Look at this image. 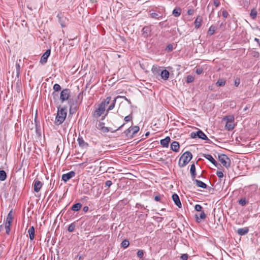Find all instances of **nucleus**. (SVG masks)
Wrapping results in <instances>:
<instances>
[{"instance_id": "052dcab7", "label": "nucleus", "mask_w": 260, "mask_h": 260, "mask_svg": "<svg viewBox=\"0 0 260 260\" xmlns=\"http://www.w3.org/2000/svg\"><path fill=\"white\" fill-rule=\"evenodd\" d=\"M213 3L216 7H218L220 5V2L219 0H214Z\"/></svg>"}, {"instance_id": "3c124183", "label": "nucleus", "mask_w": 260, "mask_h": 260, "mask_svg": "<svg viewBox=\"0 0 260 260\" xmlns=\"http://www.w3.org/2000/svg\"><path fill=\"white\" fill-rule=\"evenodd\" d=\"M132 115H128L124 117V120L126 122H128L132 120Z\"/></svg>"}, {"instance_id": "864d4df0", "label": "nucleus", "mask_w": 260, "mask_h": 260, "mask_svg": "<svg viewBox=\"0 0 260 260\" xmlns=\"http://www.w3.org/2000/svg\"><path fill=\"white\" fill-rule=\"evenodd\" d=\"M203 72V69L202 68H198L196 69V73L198 74V75H200Z\"/></svg>"}, {"instance_id": "6ab92c4d", "label": "nucleus", "mask_w": 260, "mask_h": 260, "mask_svg": "<svg viewBox=\"0 0 260 260\" xmlns=\"http://www.w3.org/2000/svg\"><path fill=\"white\" fill-rule=\"evenodd\" d=\"M160 75L162 79L167 80L169 77L170 73L168 70L165 69L161 71Z\"/></svg>"}, {"instance_id": "cd10ccee", "label": "nucleus", "mask_w": 260, "mask_h": 260, "mask_svg": "<svg viewBox=\"0 0 260 260\" xmlns=\"http://www.w3.org/2000/svg\"><path fill=\"white\" fill-rule=\"evenodd\" d=\"M13 219V216L12 214V211L11 210L8 213L6 220V223L12 224Z\"/></svg>"}, {"instance_id": "a211bd4d", "label": "nucleus", "mask_w": 260, "mask_h": 260, "mask_svg": "<svg viewBox=\"0 0 260 260\" xmlns=\"http://www.w3.org/2000/svg\"><path fill=\"white\" fill-rule=\"evenodd\" d=\"M179 148V144L177 141H173L171 144V149L174 152H178Z\"/></svg>"}, {"instance_id": "69168bd1", "label": "nucleus", "mask_w": 260, "mask_h": 260, "mask_svg": "<svg viewBox=\"0 0 260 260\" xmlns=\"http://www.w3.org/2000/svg\"><path fill=\"white\" fill-rule=\"evenodd\" d=\"M88 209H89V208L88 206H84L83 208V211L84 212V213H86L88 211Z\"/></svg>"}, {"instance_id": "4c0bfd02", "label": "nucleus", "mask_w": 260, "mask_h": 260, "mask_svg": "<svg viewBox=\"0 0 260 260\" xmlns=\"http://www.w3.org/2000/svg\"><path fill=\"white\" fill-rule=\"evenodd\" d=\"M248 200H246L245 198H241L238 201L239 204L241 205L242 206H245L246 204H248Z\"/></svg>"}, {"instance_id": "6e6d98bb", "label": "nucleus", "mask_w": 260, "mask_h": 260, "mask_svg": "<svg viewBox=\"0 0 260 260\" xmlns=\"http://www.w3.org/2000/svg\"><path fill=\"white\" fill-rule=\"evenodd\" d=\"M216 175L219 178H222L223 176V173L220 171H217Z\"/></svg>"}, {"instance_id": "a878e982", "label": "nucleus", "mask_w": 260, "mask_h": 260, "mask_svg": "<svg viewBox=\"0 0 260 260\" xmlns=\"http://www.w3.org/2000/svg\"><path fill=\"white\" fill-rule=\"evenodd\" d=\"M21 61V59H19L16 61V77L19 78L20 74V66L19 62Z\"/></svg>"}, {"instance_id": "774afa93", "label": "nucleus", "mask_w": 260, "mask_h": 260, "mask_svg": "<svg viewBox=\"0 0 260 260\" xmlns=\"http://www.w3.org/2000/svg\"><path fill=\"white\" fill-rule=\"evenodd\" d=\"M116 98L118 99V98H123V99H124L125 101H127L128 100V99H127L125 96H120V95H118L117 96Z\"/></svg>"}, {"instance_id": "8fccbe9b", "label": "nucleus", "mask_w": 260, "mask_h": 260, "mask_svg": "<svg viewBox=\"0 0 260 260\" xmlns=\"http://www.w3.org/2000/svg\"><path fill=\"white\" fill-rule=\"evenodd\" d=\"M203 209V207L199 204H197L194 207V209L196 211L198 212H200L202 211V209Z\"/></svg>"}, {"instance_id": "9b49d317", "label": "nucleus", "mask_w": 260, "mask_h": 260, "mask_svg": "<svg viewBox=\"0 0 260 260\" xmlns=\"http://www.w3.org/2000/svg\"><path fill=\"white\" fill-rule=\"evenodd\" d=\"M51 50L50 49H48L46 51V52L43 54L42 56L41 59H40V62L42 64H44L47 62V58L50 55Z\"/></svg>"}, {"instance_id": "58836bf2", "label": "nucleus", "mask_w": 260, "mask_h": 260, "mask_svg": "<svg viewBox=\"0 0 260 260\" xmlns=\"http://www.w3.org/2000/svg\"><path fill=\"white\" fill-rule=\"evenodd\" d=\"M235 125L233 123L226 122L225 127L229 131H232L234 128Z\"/></svg>"}, {"instance_id": "49530a36", "label": "nucleus", "mask_w": 260, "mask_h": 260, "mask_svg": "<svg viewBox=\"0 0 260 260\" xmlns=\"http://www.w3.org/2000/svg\"><path fill=\"white\" fill-rule=\"evenodd\" d=\"M194 77L191 75H188L186 78V82L187 83H190L194 81Z\"/></svg>"}, {"instance_id": "7ed1b4c3", "label": "nucleus", "mask_w": 260, "mask_h": 260, "mask_svg": "<svg viewBox=\"0 0 260 260\" xmlns=\"http://www.w3.org/2000/svg\"><path fill=\"white\" fill-rule=\"evenodd\" d=\"M190 136L192 139L198 137L202 140L208 141L210 144L212 143V141L208 138L207 136L200 129H199L197 132H192Z\"/></svg>"}, {"instance_id": "de8ad7c7", "label": "nucleus", "mask_w": 260, "mask_h": 260, "mask_svg": "<svg viewBox=\"0 0 260 260\" xmlns=\"http://www.w3.org/2000/svg\"><path fill=\"white\" fill-rule=\"evenodd\" d=\"M100 130L104 133H108L110 131L109 128L105 126L100 127Z\"/></svg>"}, {"instance_id": "a19ab883", "label": "nucleus", "mask_w": 260, "mask_h": 260, "mask_svg": "<svg viewBox=\"0 0 260 260\" xmlns=\"http://www.w3.org/2000/svg\"><path fill=\"white\" fill-rule=\"evenodd\" d=\"M75 227H76L75 223L73 222L69 225L68 228V231L69 232H73L75 230Z\"/></svg>"}, {"instance_id": "9d476101", "label": "nucleus", "mask_w": 260, "mask_h": 260, "mask_svg": "<svg viewBox=\"0 0 260 260\" xmlns=\"http://www.w3.org/2000/svg\"><path fill=\"white\" fill-rule=\"evenodd\" d=\"M43 183L41 181L35 179L34 181V189L36 192L40 191L41 187H42Z\"/></svg>"}, {"instance_id": "09e8293b", "label": "nucleus", "mask_w": 260, "mask_h": 260, "mask_svg": "<svg viewBox=\"0 0 260 260\" xmlns=\"http://www.w3.org/2000/svg\"><path fill=\"white\" fill-rule=\"evenodd\" d=\"M173 49V45L171 44H168L166 48V50L169 52L172 51Z\"/></svg>"}, {"instance_id": "338daca9", "label": "nucleus", "mask_w": 260, "mask_h": 260, "mask_svg": "<svg viewBox=\"0 0 260 260\" xmlns=\"http://www.w3.org/2000/svg\"><path fill=\"white\" fill-rule=\"evenodd\" d=\"M116 98L118 99V98H123V99H124L125 101H127L128 100V99H127L125 96H120V95H118L117 96Z\"/></svg>"}, {"instance_id": "0e129e2a", "label": "nucleus", "mask_w": 260, "mask_h": 260, "mask_svg": "<svg viewBox=\"0 0 260 260\" xmlns=\"http://www.w3.org/2000/svg\"><path fill=\"white\" fill-rule=\"evenodd\" d=\"M104 124L105 123L104 122H100L99 124H98V126H97V128L100 129V128L102 127V126H104Z\"/></svg>"}, {"instance_id": "79ce46f5", "label": "nucleus", "mask_w": 260, "mask_h": 260, "mask_svg": "<svg viewBox=\"0 0 260 260\" xmlns=\"http://www.w3.org/2000/svg\"><path fill=\"white\" fill-rule=\"evenodd\" d=\"M11 224L7 223L5 222V229H6V233L7 235H9L11 231Z\"/></svg>"}, {"instance_id": "bb28decb", "label": "nucleus", "mask_w": 260, "mask_h": 260, "mask_svg": "<svg viewBox=\"0 0 260 260\" xmlns=\"http://www.w3.org/2000/svg\"><path fill=\"white\" fill-rule=\"evenodd\" d=\"M151 71L154 75H160L161 72L160 68L153 66L152 68Z\"/></svg>"}, {"instance_id": "393cba45", "label": "nucleus", "mask_w": 260, "mask_h": 260, "mask_svg": "<svg viewBox=\"0 0 260 260\" xmlns=\"http://www.w3.org/2000/svg\"><path fill=\"white\" fill-rule=\"evenodd\" d=\"M190 174L192 180H194L196 176V167L194 164H192L190 166Z\"/></svg>"}, {"instance_id": "72a5a7b5", "label": "nucleus", "mask_w": 260, "mask_h": 260, "mask_svg": "<svg viewBox=\"0 0 260 260\" xmlns=\"http://www.w3.org/2000/svg\"><path fill=\"white\" fill-rule=\"evenodd\" d=\"M7 178V174L4 170H0V180L4 181Z\"/></svg>"}, {"instance_id": "473e14b6", "label": "nucleus", "mask_w": 260, "mask_h": 260, "mask_svg": "<svg viewBox=\"0 0 260 260\" xmlns=\"http://www.w3.org/2000/svg\"><path fill=\"white\" fill-rule=\"evenodd\" d=\"M125 135V137H127V138H133L134 137L129 127L128 128H127V129H126L124 133H123Z\"/></svg>"}, {"instance_id": "f257e3e1", "label": "nucleus", "mask_w": 260, "mask_h": 260, "mask_svg": "<svg viewBox=\"0 0 260 260\" xmlns=\"http://www.w3.org/2000/svg\"><path fill=\"white\" fill-rule=\"evenodd\" d=\"M67 114V110L66 108H58L54 123L57 125H59L62 123L66 118Z\"/></svg>"}, {"instance_id": "e2e57ef3", "label": "nucleus", "mask_w": 260, "mask_h": 260, "mask_svg": "<svg viewBox=\"0 0 260 260\" xmlns=\"http://www.w3.org/2000/svg\"><path fill=\"white\" fill-rule=\"evenodd\" d=\"M154 200L155 201H157V202H158V201H160V196H155L154 197Z\"/></svg>"}, {"instance_id": "c756f323", "label": "nucleus", "mask_w": 260, "mask_h": 260, "mask_svg": "<svg viewBox=\"0 0 260 260\" xmlns=\"http://www.w3.org/2000/svg\"><path fill=\"white\" fill-rule=\"evenodd\" d=\"M160 13H158L153 12L150 14V16L152 18H154V19H155L157 20H159L162 18V15H160Z\"/></svg>"}, {"instance_id": "0eeeda50", "label": "nucleus", "mask_w": 260, "mask_h": 260, "mask_svg": "<svg viewBox=\"0 0 260 260\" xmlns=\"http://www.w3.org/2000/svg\"><path fill=\"white\" fill-rule=\"evenodd\" d=\"M105 111V108L101 105H99V108L96 109L92 113V116L94 118L100 117Z\"/></svg>"}, {"instance_id": "c03bdc74", "label": "nucleus", "mask_w": 260, "mask_h": 260, "mask_svg": "<svg viewBox=\"0 0 260 260\" xmlns=\"http://www.w3.org/2000/svg\"><path fill=\"white\" fill-rule=\"evenodd\" d=\"M250 16L252 19H255L257 16V11L254 9L251 10Z\"/></svg>"}, {"instance_id": "bf43d9fd", "label": "nucleus", "mask_w": 260, "mask_h": 260, "mask_svg": "<svg viewBox=\"0 0 260 260\" xmlns=\"http://www.w3.org/2000/svg\"><path fill=\"white\" fill-rule=\"evenodd\" d=\"M112 184L111 180H108L105 182V186L109 187Z\"/></svg>"}, {"instance_id": "2eb2a0df", "label": "nucleus", "mask_w": 260, "mask_h": 260, "mask_svg": "<svg viewBox=\"0 0 260 260\" xmlns=\"http://www.w3.org/2000/svg\"><path fill=\"white\" fill-rule=\"evenodd\" d=\"M205 158L210 161L213 165L217 167L219 164L210 154H204L203 155Z\"/></svg>"}, {"instance_id": "ddd939ff", "label": "nucleus", "mask_w": 260, "mask_h": 260, "mask_svg": "<svg viewBox=\"0 0 260 260\" xmlns=\"http://www.w3.org/2000/svg\"><path fill=\"white\" fill-rule=\"evenodd\" d=\"M172 200L174 201L175 205L179 208H181L182 206L181 203L179 199V196L176 193H174L172 195Z\"/></svg>"}, {"instance_id": "f8f14e48", "label": "nucleus", "mask_w": 260, "mask_h": 260, "mask_svg": "<svg viewBox=\"0 0 260 260\" xmlns=\"http://www.w3.org/2000/svg\"><path fill=\"white\" fill-rule=\"evenodd\" d=\"M57 17L58 19V21L59 23L60 24L62 27H64L66 26V18L65 17H63L62 14L61 13H59Z\"/></svg>"}, {"instance_id": "6e6552de", "label": "nucleus", "mask_w": 260, "mask_h": 260, "mask_svg": "<svg viewBox=\"0 0 260 260\" xmlns=\"http://www.w3.org/2000/svg\"><path fill=\"white\" fill-rule=\"evenodd\" d=\"M152 29L149 26H144L142 30V34L143 37L147 38L151 36Z\"/></svg>"}, {"instance_id": "5fc2aeb1", "label": "nucleus", "mask_w": 260, "mask_h": 260, "mask_svg": "<svg viewBox=\"0 0 260 260\" xmlns=\"http://www.w3.org/2000/svg\"><path fill=\"white\" fill-rule=\"evenodd\" d=\"M188 255L187 254H182L180 258L181 260H187L188 259Z\"/></svg>"}, {"instance_id": "b1692460", "label": "nucleus", "mask_w": 260, "mask_h": 260, "mask_svg": "<svg viewBox=\"0 0 260 260\" xmlns=\"http://www.w3.org/2000/svg\"><path fill=\"white\" fill-rule=\"evenodd\" d=\"M202 22V17L200 16H198L197 18L194 21V25H195V28H199L201 25V23Z\"/></svg>"}, {"instance_id": "680f3d73", "label": "nucleus", "mask_w": 260, "mask_h": 260, "mask_svg": "<svg viewBox=\"0 0 260 260\" xmlns=\"http://www.w3.org/2000/svg\"><path fill=\"white\" fill-rule=\"evenodd\" d=\"M187 14L188 15H192L194 13V10L193 9H189L188 11H187Z\"/></svg>"}, {"instance_id": "f3484780", "label": "nucleus", "mask_w": 260, "mask_h": 260, "mask_svg": "<svg viewBox=\"0 0 260 260\" xmlns=\"http://www.w3.org/2000/svg\"><path fill=\"white\" fill-rule=\"evenodd\" d=\"M53 89H54V91L52 92V95L54 99H55V97L58 96V93L56 92L60 91L61 90V87L58 84L56 83L53 85Z\"/></svg>"}, {"instance_id": "20e7f679", "label": "nucleus", "mask_w": 260, "mask_h": 260, "mask_svg": "<svg viewBox=\"0 0 260 260\" xmlns=\"http://www.w3.org/2000/svg\"><path fill=\"white\" fill-rule=\"evenodd\" d=\"M218 160L226 168H228L230 167L231 160L226 155L223 154L219 155Z\"/></svg>"}, {"instance_id": "603ef678", "label": "nucleus", "mask_w": 260, "mask_h": 260, "mask_svg": "<svg viewBox=\"0 0 260 260\" xmlns=\"http://www.w3.org/2000/svg\"><path fill=\"white\" fill-rule=\"evenodd\" d=\"M143 255H144L143 251L142 250H139L137 252V256L139 258H142V257H143Z\"/></svg>"}, {"instance_id": "4468645a", "label": "nucleus", "mask_w": 260, "mask_h": 260, "mask_svg": "<svg viewBox=\"0 0 260 260\" xmlns=\"http://www.w3.org/2000/svg\"><path fill=\"white\" fill-rule=\"evenodd\" d=\"M77 141L79 144V146L81 148H86L88 146V144L84 141L83 138L79 136L78 138Z\"/></svg>"}, {"instance_id": "dca6fc26", "label": "nucleus", "mask_w": 260, "mask_h": 260, "mask_svg": "<svg viewBox=\"0 0 260 260\" xmlns=\"http://www.w3.org/2000/svg\"><path fill=\"white\" fill-rule=\"evenodd\" d=\"M249 232L248 227L238 229L237 231V233L240 236H244L247 234Z\"/></svg>"}, {"instance_id": "a18cd8bd", "label": "nucleus", "mask_w": 260, "mask_h": 260, "mask_svg": "<svg viewBox=\"0 0 260 260\" xmlns=\"http://www.w3.org/2000/svg\"><path fill=\"white\" fill-rule=\"evenodd\" d=\"M116 100H117V98H116L114 99V100L112 101V103L111 104V105L109 107V108L107 111V112H108L109 111L112 110L114 108Z\"/></svg>"}, {"instance_id": "4d7b16f0", "label": "nucleus", "mask_w": 260, "mask_h": 260, "mask_svg": "<svg viewBox=\"0 0 260 260\" xmlns=\"http://www.w3.org/2000/svg\"><path fill=\"white\" fill-rule=\"evenodd\" d=\"M240 79L239 78H236L235 80V81H234V85H235V86H236V87L238 86L240 84Z\"/></svg>"}, {"instance_id": "e433bc0d", "label": "nucleus", "mask_w": 260, "mask_h": 260, "mask_svg": "<svg viewBox=\"0 0 260 260\" xmlns=\"http://www.w3.org/2000/svg\"><path fill=\"white\" fill-rule=\"evenodd\" d=\"M225 80L224 79H219L217 80V82L216 83V85L217 86H223L225 85Z\"/></svg>"}, {"instance_id": "f03ea898", "label": "nucleus", "mask_w": 260, "mask_h": 260, "mask_svg": "<svg viewBox=\"0 0 260 260\" xmlns=\"http://www.w3.org/2000/svg\"><path fill=\"white\" fill-rule=\"evenodd\" d=\"M192 155L190 151L185 152L180 157L178 165L180 167H185L191 159Z\"/></svg>"}, {"instance_id": "c85d7f7f", "label": "nucleus", "mask_w": 260, "mask_h": 260, "mask_svg": "<svg viewBox=\"0 0 260 260\" xmlns=\"http://www.w3.org/2000/svg\"><path fill=\"white\" fill-rule=\"evenodd\" d=\"M181 12V9L179 7H176L173 10L172 12V14L174 17H178L180 15Z\"/></svg>"}, {"instance_id": "412c9836", "label": "nucleus", "mask_w": 260, "mask_h": 260, "mask_svg": "<svg viewBox=\"0 0 260 260\" xmlns=\"http://www.w3.org/2000/svg\"><path fill=\"white\" fill-rule=\"evenodd\" d=\"M35 228L32 226L28 230V234L29 235V238L30 240H33L35 238Z\"/></svg>"}, {"instance_id": "423d86ee", "label": "nucleus", "mask_w": 260, "mask_h": 260, "mask_svg": "<svg viewBox=\"0 0 260 260\" xmlns=\"http://www.w3.org/2000/svg\"><path fill=\"white\" fill-rule=\"evenodd\" d=\"M71 91L68 88L63 89L60 92V99L62 103L64 101L69 100Z\"/></svg>"}, {"instance_id": "aec40b11", "label": "nucleus", "mask_w": 260, "mask_h": 260, "mask_svg": "<svg viewBox=\"0 0 260 260\" xmlns=\"http://www.w3.org/2000/svg\"><path fill=\"white\" fill-rule=\"evenodd\" d=\"M170 141V138L169 137H166L165 139H162L160 141V145L163 147H168L169 143Z\"/></svg>"}, {"instance_id": "2f4dec72", "label": "nucleus", "mask_w": 260, "mask_h": 260, "mask_svg": "<svg viewBox=\"0 0 260 260\" xmlns=\"http://www.w3.org/2000/svg\"><path fill=\"white\" fill-rule=\"evenodd\" d=\"M215 30H216V27L214 25H211L209 27V28L208 30V32H207L208 35L210 36L213 35L214 34Z\"/></svg>"}, {"instance_id": "13d9d810", "label": "nucleus", "mask_w": 260, "mask_h": 260, "mask_svg": "<svg viewBox=\"0 0 260 260\" xmlns=\"http://www.w3.org/2000/svg\"><path fill=\"white\" fill-rule=\"evenodd\" d=\"M222 15L224 18H226L229 16V13L226 10H223L222 12Z\"/></svg>"}, {"instance_id": "4be33fe9", "label": "nucleus", "mask_w": 260, "mask_h": 260, "mask_svg": "<svg viewBox=\"0 0 260 260\" xmlns=\"http://www.w3.org/2000/svg\"><path fill=\"white\" fill-rule=\"evenodd\" d=\"M194 181V182L196 183V185L199 187L205 189L207 188V185L206 184L202 182V181L199 180L198 179H194L193 180Z\"/></svg>"}, {"instance_id": "37998d69", "label": "nucleus", "mask_w": 260, "mask_h": 260, "mask_svg": "<svg viewBox=\"0 0 260 260\" xmlns=\"http://www.w3.org/2000/svg\"><path fill=\"white\" fill-rule=\"evenodd\" d=\"M129 243L128 240L125 239L122 241V242L121 243V246L122 247L126 248L129 246Z\"/></svg>"}, {"instance_id": "39448f33", "label": "nucleus", "mask_w": 260, "mask_h": 260, "mask_svg": "<svg viewBox=\"0 0 260 260\" xmlns=\"http://www.w3.org/2000/svg\"><path fill=\"white\" fill-rule=\"evenodd\" d=\"M68 103L70 105V114H73L75 113L78 108V102L77 100L70 99Z\"/></svg>"}, {"instance_id": "1a4fd4ad", "label": "nucleus", "mask_w": 260, "mask_h": 260, "mask_svg": "<svg viewBox=\"0 0 260 260\" xmlns=\"http://www.w3.org/2000/svg\"><path fill=\"white\" fill-rule=\"evenodd\" d=\"M75 172L74 171H70L67 174H64L62 175L61 179L65 182L69 181L75 176Z\"/></svg>"}, {"instance_id": "f704fd0d", "label": "nucleus", "mask_w": 260, "mask_h": 260, "mask_svg": "<svg viewBox=\"0 0 260 260\" xmlns=\"http://www.w3.org/2000/svg\"><path fill=\"white\" fill-rule=\"evenodd\" d=\"M129 128L134 136L139 131V127L138 126H131Z\"/></svg>"}, {"instance_id": "c9c22d12", "label": "nucleus", "mask_w": 260, "mask_h": 260, "mask_svg": "<svg viewBox=\"0 0 260 260\" xmlns=\"http://www.w3.org/2000/svg\"><path fill=\"white\" fill-rule=\"evenodd\" d=\"M234 117L233 115L226 116L223 118V120H226V122L233 123L234 121Z\"/></svg>"}, {"instance_id": "5701e85b", "label": "nucleus", "mask_w": 260, "mask_h": 260, "mask_svg": "<svg viewBox=\"0 0 260 260\" xmlns=\"http://www.w3.org/2000/svg\"><path fill=\"white\" fill-rule=\"evenodd\" d=\"M82 207V205L80 203H77L74 204L71 208V210L74 211H79Z\"/></svg>"}, {"instance_id": "7c9ffc66", "label": "nucleus", "mask_w": 260, "mask_h": 260, "mask_svg": "<svg viewBox=\"0 0 260 260\" xmlns=\"http://www.w3.org/2000/svg\"><path fill=\"white\" fill-rule=\"evenodd\" d=\"M111 100V96L107 97L106 99H105V100L100 104V105H101L102 107L105 108L106 106H107L110 103Z\"/></svg>"}, {"instance_id": "ea45409f", "label": "nucleus", "mask_w": 260, "mask_h": 260, "mask_svg": "<svg viewBox=\"0 0 260 260\" xmlns=\"http://www.w3.org/2000/svg\"><path fill=\"white\" fill-rule=\"evenodd\" d=\"M206 217V214L204 213V212H202L200 214V219L199 217H197V221L198 222L201 221V220H204Z\"/></svg>"}]
</instances>
